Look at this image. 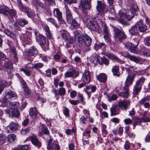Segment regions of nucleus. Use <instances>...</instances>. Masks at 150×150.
<instances>
[{
	"instance_id": "obj_30",
	"label": "nucleus",
	"mask_w": 150,
	"mask_h": 150,
	"mask_svg": "<svg viewBox=\"0 0 150 150\" xmlns=\"http://www.w3.org/2000/svg\"><path fill=\"white\" fill-rule=\"evenodd\" d=\"M9 50L11 54L13 55L14 59L16 61L18 60V57L17 55L16 49L14 47H11L9 48Z\"/></svg>"
},
{
	"instance_id": "obj_55",
	"label": "nucleus",
	"mask_w": 150,
	"mask_h": 150,
	"mask_svg": "<svg viewBox=\"0 0 150 150\" xmlns=\"http://www.w3.org/2000/svg\"><path fill=\"white\" fill-rule=\"evenodd\" d=\"M6 137L2 134H0V145H2L5 143L6 141Z\"/></svg>"
},
{
	"instance_id": "obj_41",
	"label": "nucleus",
	"mask_w": 150,
	"mask_h": 150,
	"mask_svg": "<svg viewBox=\"0 0 150 150\" xmlns=\"http://www.w3.org/2000/svg\"><path fill=\"white\" fill-rule=\"evenodd\" d=\"M38 113V111L36 108L34 107L30 108V114L33 117H35L37 115Z\"/></svg>"
},
{
	"instance_id": "obj_37",
	"label": "nucleus",
	"mask_w": 150,
	"mask_h": 150,
	"mask_svg": "<svg viewBox=\"0 0 150 150\" xmlns=\"http://www.w3.org/2000/svg\"><path fill=\"white\" fill-rule=\"evenodd\" d=\"M38 50L34 46L30 47L28 51V53L30 56L34 55L37 54Z\"/></svg>"
},
{
	"instance_id": "obj_21",
	"label": "nucleus",
	"mask_w": 150,
	"mask_h": 150,
	"mask_svg": "<svg viewBox=\"0 0 150 150\" xmlns=\"http://www.w3.org/2000/svg\"><path fill=\"white\" fill-rule=\"evenodd\" d=\"M87 27L93 31H97L99 28V26L96 22L92 21L87 26Z\"/></svg>"
},
{
	"instance_id": "obj_23",
	"label": "nucleus",
	"mask_w": 150,
	"mask_h": 150,
	"mask_svg": "<svg viewBox=\"0 0 150 150\" xmlns=\"http://www.w3.org/2000/svg\"><path fill=\"white\" fill-rule=\"evenodd\" d=\"M139 31L140 32H144L147 30V27L146 25L142 24V21H139L137 23Z\"/></svg>"
},
{
	"instance_id": "obj_57",
	"label": "nucleus",
	"mask_w": 150,
	"mask_h": 150,
	"mask_svg": "<svg viewBox=\"0 0 150 150\" xmlns=\"http://www.w3.org/2000/svg\"><path fill=\"white\" fill-rule=\"evenodd\" d=\"M47 21L49 22L55 26L57 25L55 20L52 18H49L47 19Z\"/></svg>"
},
{
	"instance_id": "obj_38",
	"label": "nucleus",
	"mask_w": 150,
	"mask_h": 150,
	"mask_svg": "<svg viewBox=\"0 0 150 150\" xmlns=\"http://www.w3.org/2000/svg\"><path fill=\"white\" fill-rule=\"evenodd\" d=\"M112 71L115 76H119L120 74L119 71V68L118 66H115L113 67Z\"/></svg>"
},
{
	"instance_id": "obj_17",
	"label": "nucleus",
	"mask_w": 150,
	"mask_h": 150,
	"mask_svg": "<svg viewBox=\"0 0 150 150\" xmlns=\"http://www.w3.org/2000/svg\"><path fill=\"white\" fill-rule=\"evenodd\" d=\"M54 16L57 17L58 20L62 23H65L63 19L62 16V13L58 8H55L53 11Z\"/></svg>"
},
{
	"instance_id": "obj_11",
	"label": "nucleus",
	"mask_w": 150,
	"mask_h": 150,
	"mask_svg": "<svg viewBox=\"0 0 150 150\" xmlns=\"http://www.w3.org/2000/svg\"><path fill=\"white\" fill-rule=\"evenodd\" d=\"M4 70L8 74L11 73L13 71V65L11 62L8 60L5 61L3 65Z\"/></svg>"
},
{
	"instance_id": "obj_43",
	"label": "nucleus",
	"mask_w": 150,
	"mask_h": 150,
	"mask_svg": "<svg viewBox=\"0 0 150 150\" xmlns=\"http://www.w3.org/2000/svg\"><path fill=\"white\" fill-rule=\"evenodd\" d=\"M4 33L7 35L9 36L10 38L15 40L16 38V37L14 34L10 31L8 29H6L4 30Z\"/></svg>"
},
{
	"instance_id": "obj_19",
	"label": "nucleus",
	"mask_w": 150,
	"mask_h": 150,
	"mask_svg": "<svg viewBox=\"0 0 150 150\" xmlns=\"http://www.w3.org/2000/svg\"><path fill=\"white\" fill-rule=\"evenodd\" d=\"M91 75L89 71L86 70L83 75V81L85 83H88L91 81Z\"/></svg>"
},
{
	"instance_id": "obj_45",
	"label": "nucleus",
	"mask_w": 150,
	"mask_h": 150,
	"mask_svg": "<svg viewBox=\"0 0 150 150\" xmlns=\"http://www.w3.org/2000/svg\"><path fill=\"white\" fill-rule=\"evenodd\" d=\"M25 12L29 17L33 18L35 16V13L34 11L31 10L29 8H28Z\"/></svg>"
},
{
	"instance_id": "obj_22",
	"label": "nucleus",
	"mask_w": 150,
	"mask_h": 150,
	"mask_svg": "<svg viewBox=\"0 0 150 150\" xmlns=\"http://www.w3.org/2000/svg\"><path fill=\"white\" fill-rule=\"evenodd\" d=\"M5 112L8 114L10 117H18L20 115L19 112L17 109L12 110L6 109L5 110Z\"/></svg>"
},
{
	"instance_id": "obj_9",
	"label": "nucleus",
	"mask_w": 150,
	"mask_h": 150,
	"mask_svg": "<svg viewBox=\"0 0 150 150\" xmlns=\"http://www.w3.org/2000/svg\"><path fill=\"white\" fill-rule=\"evenodd\" d=\"M74 38L78 41L77 44L80 46L83 43V35H82L80 31L77 30L74 32Z\"/></svg>"
},
{
	"instance_id": "obj_4",
	"label": "nucleus",
	"mask_w": 150,
	"mask_h": 150,
	"mask_svg": "<svg viewBox=\"0 0 150 150\" xmlns=\"http://www.w3.org/2000/svg\"><path fill=\"white\" fill-rule=\"evenodd\" d=\"M135 74H132L131 75H129L126 80L125 85L123 87L124 91L128 93L129 91V86L132 84V82L135 77Z\"/></svg>"
},
{
	"instance_id": "obj_48",
	"label": "nucleus",
	"mask_w": 150,
	"mask_h": 150,
	"mask_svg": "<svg viewBox=\"0 0 150 150\" xmlns=\"http://www.w3.org/2000/svg\"><path fill=\"white\" fill-rule=\"evenodd\" d=\"M16 138V136L14 134H10L8 136V140L11 143L14 142Z\"/></svg>"
},
{
	"instance_id": "obj_13",
	"label": "nucleus",
	"mask_w": 150,
	"mask_h": 150,
	"mask_svg": "<svg viewBox=\"0 0 150 150\" xmlns=\"http://www.w3.org/2000/svg\"><path fill=\"white\" fill-rule=\"evenodd\" d=\"M18 125L17 124L13 122H11L7 127L6 132L8 133H12L18 129Z\"/></svg>"
},
{
	"instance_id": "obj_52",
	"label": "nucleus",
	"mask_w": 150,
	"mask_h": 150,
	"mask_svg": "<svg viewBox=\"0 0 150 150\" xmlns=\"http://www.w3.org/2000/svg\"><path fill=\"white\" fill-rule=\"evenodd\" d=\"M90 132L91 131L89 130L85 131L83 134V138H90L91 137L90 135Z\"/></svg>"
},
{
	"instance_id": "obj_7",
	"label": "nucleus",
	"mask_w": 150,
	"mask_h": 150,
	"mask_svg": "<svg viewBox=\"0 0 150 150\" xmlns=\"http://www.w3.org/2000/svg\"><path fill=\"white\" fill-rule=\"evenodd\" d=\"M38 38V41L42 48H44L45 50L48 49L49 43L46 38L41 34L39 35Z\"/></svg>"
},
{
	"instance_id": "obj_34",
	"label": "nucleus",
	"mask_w": 150,
	"mask_h": 150,
	"mask_svg": "<svg viewBox=\"0 0 150 150\" xmlns=\"http://www.w3.org/2000/svg\"><path fill=\"white\" fill-rule=\"evenodd\" d=\"M45 31L46 36L47 38L49 39H52L53 37L52 34L51 33L49 28L47 25L45 26Z\"/></svg>"
},
{
	"instance_id": "obj_61",
	"label": "nucleus",
	"mask_w": 150,
	"mask_h": 150,
	"mask_svg": "<svg viewBox=\"0 0 150 150\" xmlns=\"http://www.w3.org/2000/svg\"><path fill=\"white\" fill-rule=\"evenodd\" d=\"M100 57H95L94 58H91L90 60L91 62L93 63L94 64H96L99 62L98 60Z\"/></svg>"
},
{
	"instance_id": "obj_47",
	"label": "nucleus",
	"mask_w": 150,
	"mask_h": 150,
	"mask_svg": "<svg viewBox=\"0 0 150 150\" xmlns=\"http://www.w3.org/2000/svg\"><path fill=\"white\" fill-rule=\"evenodd\" d=\"M32 2L33 4L36 7L38 6L41 8H43L44 6L43 4L41 3L38 0H32Z\"/></svg>"
},
{
	"instance_id": "obj_6",
	"label": "nucleus",
	"mask_w": 150,
	"mask_h": 150,
	"mask_svg": "<svg viewBox=\"0 0 150 150\" xmlns=\"http://www.w3.org/2000/svg\"><path fill=\"white\" fill-rule=\"evenodd\" d=\"M49 139H48L47 144V148L48 150H59L60 147L58 144L57 142L54 141L52 143L53 141L52 137H49Z\"/></svg>"
},
{
	"instance_id": "obj_2",
	"label": "nucleus",
	"mask_w": 150,
	"mask_h": 150,
	"mask_svg": "<svg viewBox=\"0 0 150 150\" xmlns=\"http://www.w3.org/2000/svg\"><path fill=\"white\" fill-rule=\"evenodd\" d=\"M66 18L67 22L71 24L73 28H77L80 26V24L73 18L71 13L68 9L66 10Z\"/></svg>"
},
{
	"instance_id": "obj_5",
	"label": "nucleus",
	"mask_w": 150,
	"mask_h": 150,
	"mask_svg": "<svg viewBox=\"0 0 150 150\" xmlns=\"http://www.w3.org/2000/svg\"><path fill=\"white\" fill-rule=\"evenodd\" d=\"M106 6V5L104 2L101 1H97L96 8L99 15H100L102 16L104 15Z\"/></svg>"
},
{
	"instance_id": "obj_10",
	"label": "nucleus",
	"mask_w": 150,
	"mask_h": 150,
	"mask_svg": "<svg viewBox=\"0 0 150 150\" xmlns=\"http://www.w3.org/2000/svg\"><path fill=\"white\" fill-rule=\"evenodd\" d=\"M103 30L104 38L105 41L108 42H110V36L109 32V29L105 24L103 26Z\"/></svg>"
},
{
	"instance_id": "obj_35",
	"label": "nucleus",
	"mask_w": 150,
	"mask_h": 150,
	"mask_svg": "<svg viewBox=\"0 0 150 150\" xmlns=\"http://www.w3.org/2000/svg\"><path fill=\"white\" fill-rule=\"evenodd\" d=\"M130 9L131 12H133L135 14L137 15V12L138 10V7L137 4L132 2L131 3Z\"/></svg>"
},
{
	"instance_id": "obj_15",
	"label": "nucleus",
	"mask_w": 150,
	"mask_h": 150,
	"mask_svg": "<svg viewBox=\"0 0 150 150\" xmlns=\"http://www.w3.org/2000/svg\"><path fill=\"white\" fill-rule=\"evenodd\" d=\"M41 131L38 133V136L41 137L43 134H45L48 137H50L51 136L47 127L43 125H41Z\"/></svg>"
},
{
	"instance_id": "obj_25",
	"label": "nucleus",
	"mask_w": 150,
	"mask_h": 150,
	"mask_svg": "<svg viewBox=\"0 0 150 150\" xmlns=\"http://www.w3.org/2000/svg\"><path fill=\"white\" fill-rule=\"evenodd\" d=\"M96 77L98 81L102 83L105 82L107 78V75L103 73L99 74L96 76Z\"/></svg>"
},
{
	"instance_id": "obj_64",
	"label": "nucleus",
	"mask_w": 150,
	"mask_h": 150,
	"mask_svg": "<svg viewBox=\"0 0 150 150\" xmlns=\"http://www.w3.org/2000/svg\"><path fill=\"white\" fill-rule=\"evenodd\" d=\"M20 83L21 87L23 89L28 87L26 83L22 79L21 80Z\"/></svg>"
},
{
	"instance_id": "obj_16",
	"label": "nucleus",
	"mask_w": 150,
	"mask_h": 150,
	"mask_svg": "<svg viewBox=\"0 0 150 150\" xmlns=\"http://www.w3.org/2000/svg\"><path fill=\"white\" fill-rule=\"evenodd\" d=\"M130 101L129 100H123L120 101L118 103V106L120 108L127 109L130 105Z\"/></svg>"
},
{
	"instance_id": "obj_24",
	"label": "nucleus",
	"mask_w": 150,
	"mask_h": 150,
	"mask_svg": "<svg viewBox=\"0 0 150 150\" xmlns=\"http://www.w3.org/2000/svg\"><path fill=\"white\" fill-rule=\"evenodd\" d=\"M139 54H143L148 56H150V49H147L145 47L142 46L139 51Z\"/></svg>"
},
{
	"instance_id": "obj_39",
	"label": "nucleus",
	"mask_w": 150,
	"mask_h": 150,
	"mask_svg": "<svg viewBox=\"0 0 150 150\" xmlns=\"http://www.w3.org/2000/svg\"><path fill=\"white\" fill-rule=\"evenodd\" d=\"M134 16V13L133 12H131V11L128 10V11L126 13L125 15V18L128 20L129 21L132 19Z\"/></svg>"
},
{
	"instance_id": "obj_33",
	"label": "nucleus",
	"mask_w": 150,
	"mask_h": 150,
	"mask_svg": "<svg viewBox=\"0 0 150 150\" xmlns=\"http://www.w3.org/2000/svg\"><path fill=\"white\" fill-rule=\"evenodd\" d=\"M107 56L109 58L114 61H116L117 62H120V63H122L123 62L121 60L116 56L115 55L112 54H107Z\"/></svg>"
},
{
	"instance_id": "obj_36",
	"label": "nucleus",
	"mask_w": 150,
	"mask_h": 150,
	"mask_svg": "<svg viewBox=\"0 0 150 150\" xmlns=\"http://www.w3.org/2000/svg\"><path fill=\"white\" fill-rule=\"evenodd\" d=\"M18 6L19 9L22 11H25V12L29 7L23 5L20 0H18Z\"/></svg>"
},
{
	"instance_id": "obj_18",
	"label": "nucleus",
	"mask_w": 150,
	"mask_h": 150,
	"mask_svg": "<svg viewBox=\"0 0 150 150\" xmlns=\"http://www.w3.org/2000/svg\"><path fill=\"white\" fill-rule=\"evenodd\" d=\"M125 47L129 51L132 53L139 54V51L137 50L135 48L132 43L129 42H127L125 43Z\"/></svg>"
},
{
	"instance_id": "obj_62",
	"label": "nucleus",
	"mask_w": 150,
	"mask_h": 150,
	"mask_svg": "<svg viewBox=\"0 0 150 150\" xmlns=\"http://www.w3.org/2000/svg\"><path fill=\"white\" fill-rule=\"evenodd\" d=\"M52 92L54 94V97L56 98L58 100L59 98V95L58 92V91L55 89H54L52 90Z\"/></svg>"
},
{
	"instance_id": "obj_26",
	"label": "nucleus",
	"mask_w": 150,
	"mask_h": 150,
	"mask_svg": "<svg viewBox=\"0 0 150 150\" xmlns=\"http://www.w3.org/2000/svg\"><path fill=\"white\" fill-rule=\"evenodd\" d=\"M110 115L111 116H114L119 114V111L118 107L114 105H112L110 108Z\"/></svg>"
},
{
	"instance_id": "obj_40",
	"label": "nucleus",
	"mask_w": 150,
	"mask_h": 150,
	"mask_svg": "<svg viewBox=\"0 0 150 150\" xmlns=\"http://www.w3.org/2000/svg\"><path fill=\"white\" fill-rule=\"evenodd\" d=\"M7 85L6 81L2 79H0V94L3 91L4 88Z\"/></svg>"
},
{
	"instance_id": "obj_8",
	"label": "nucleus",
	"mask_w": 150,
	"mask_h": 150,
	"mask_svg": "<svg viewBox=\"0 0 150 150\" xmlns=\"http://www.w3.org/2000/svg\"><path fill=\"white\" fill-rule=\"evenodd\" d=\"M79 74V72L74 69L73 67L69 68V71L66 72L64 74V76L65 78L72 77L75 78Z\"/></svg>"
},
{
	"instance_id": "obj_31",
	"label": "nucleus",
	"mask_w": 150,
	"mask_h": 150,
	"mask_svg": "<svg viewBox=\"0 0 150 150\" xmlns=\"http://www.w3.org/2000/svg\"><path fill=\"white\" fill-rule=\"evenodd\" d=\"M126 57L129 60L138 63L141 61V58L139 57H136L134 56H132L129 54L126 55Z\"/></svg>"
},
{
	"instance_id": "obj_53",
	"label": "nucleus",
	"mask_w": 150,
	"mask_h": 150,
	"mask_svg": "<svg viewBox=\"0 0 150 150\" xmlns=\"http://www.w3.org/2000/svg\"><path fill=\"white\" fill-rule=\"evenodd\" d=\"M58 92L59 96H63L66 94V90L63 87H61L59 88Z\"/></svg>"
},
{
	"instance_id": "obj_1",
	"label": "nucleus",
	"mask_w": 150,
	"mask_h": 150,
	"mask_svg": "<svg viewBox=\"0 0 150 150\" xmlns=\"http://www.w3.org/2000/svg\"><path fill=\"white\" fill-rule=\"evenodd\" d=\"M114 38L116 43H120L122 42L123 39H125L126 38V35L122 29H119L115 28H114Z\"/></svg>"
},
{
	"instance_id": "obj_56",
	"label": "nucleus",
	"mask_w": 150,
	"mask_h": 150,
	"mask_svg": "<svg viewBox=\"0 0 150 150\" xmlns=\"http://www.w3.org/2000/svg\"><path fill=\"white\" fill-rule=\"evenodd\" d=\"M60 31L61 33V36L62 38L66 39L67 37V35L68 34L67 32L64 30H62Z\"/></svg>"
},
{
	"instance_id": "obj_12",
	"label": "nucleus",
	"mask_w": 150,
	"mask_h": 150,
	"mask_svg": "<svg viewBox=\"0 0 150 150\" xmlns=\"http://www.w3.org/2000/svg\"><path fill=\"white\" fill-rule=\"evenodd\" d=\"M5 96L4 99L3 100L4 101L7 99H14L16 98L17 97V95L14 92L11 90H7L5 91Z\"/></svg>"
},
{
	"instance_id": "obj_51",
	"label": "nucleus",
	"mask_w": 150,
	"mask_h": 150,
	"mask_svg": "<svg viewBox=\"0 0 150 150\" xmlns=\"http://www.w3.org/2000/svg\"><path fill=\"white\" fill-rule=\"evenodd\" d=\"M23 90L24 91L25 95L27 97H29L30 96L31 90L28 87L24 88Z\"/></svg>"
},
{
	"instance_id": "obj_44",
	"label": "nucleus",
	"mask_w": 150,
	"mask_h": 150,
	"mask_svg": "<svg viewBox=\"0 0 150 150\" xmlns=\"http://www.w3.org/2000/svg\"><path fill=\"white\" fill-rule=\"evenodd\" d=\"M92 21V19L88 18V15L84 16L83 18V21L84 22V23L86 26L91 23Z\"/></svg>"
},
{
	"instance_id": "obj_58",
	"label": "nucleus",
	"mask_w": 150,
	"mask_h": 150,
	"mask_svg": "<svg viewBox=\"0 0 150 150\" xmlns=\"http://www.w3.org/2000/svg\"><path fill=\"white\" fill-rule=\"evenodd\" d=\"M29 148V146L28 145H25L23 146H20L15 150H27Z\"/></svg>"
},
{
	"instance_id": "obj_32",
	"label": "nucleus",
	"mask_w": 150,
	"mask_h": 150,
	"mask_svg": "<svg viewBox=\"0 0 150 150\" xmlns=\"http://www.w3.org/2000/svg\"><path fill=\"white\" fill-rule=\"evenodd\" d=\"M22 40L23 43L26 44H30L32 42L31 39L27 34L23 35Z\"/></svg>"
},
{
	"instance_id": "obj_27",
	"label": "nucleus",
	"mask_w": 150,
	"mask_h": 150,
	"mask_svg": "<svg viewBox=\"0 0 150 150\" xmlns=\"http://www.w3.org/2000/svg\"><path fill=\"white\" fill-rule=\"evenodd\" d=\"M19 103L18 102H9L8 103V106L10 108L11 110L17 109L19 106Z\"/></svg>"
},
{
	"instance_id": "obj_46",
	"label": "nucleus",
	"mask_w": 150,
	"mask_h": 150,
	"mask_svg": "<svg viewBox=\"0 0 150 150\" xmlns=\"http://www.w3.org/2000/svg\"><path fill=\"white\" fill-rule=\"evenodd\" d=\"M102 47H105V44L102 42H97L94 45V48L96 50L101 48Z\"/></svg>"
},
{
	"instance_id": "obj_20",
	"label": "nucleus",
	"mask_w": 150,
	"mask_h": 150,
	"mask_svg": "<svg viewBox=\"0 0 150 150\" xmlns=\"http://www.w3.org/2000/svg\"><path fill=\"white\" fill-rule=\"evenodd\" d=\"M29 138L32 143L39 148L41 146L42 144L39 141L36 136L32 135L29 137Z\"/></svg>"
},
{
	"instance_id": "obj_50",
	"label": "nucleus",
	"mask_w": 150,
	"mask_h": 150,
	"mask_svg": "<svg viewBox=\"0 0 150 150\" xmlns=\"http://www.w3.org/2000/svg\"><path fill=\"white\" fill-rule=\"evenodd\" d=\"M28 24V21L24 19H21L18 22V25L22 27H23L25 25Z\"/></svg>"
},
{
	"instance_id": "obj_59",
	"label": "nucleus",
	"mask_w": 150,
	"mask_h": 150,
	"mask_svg": "<svg viewBox=\"0 0 150 150\" xmlns=\"http://www.w3.org/2000/svg\"><path fill=\"white\" fill-rule=\"evenodd\" d=\"M139 40L136 38L133 39V41L132 43L134 46L137 49V47L139 44Z\"/></svg>"
},
{
	"instance_id": "obj_60",
	"label": "nucleus",
	"mask_w": 150,
	"mask_h": 150,
	"mask_svg": "<svg viewBox=\"0 0 150 150\" xmlns=\"http://www.w3.org/2000/svg\"><path fill=\"white\" fill-rule=\"evenodd\" d=\"M118 95L123 98H127L129 96V93L128 92L124 91L123 92H120Z\"/></svg>"
},
{
	"instance_id": "obj_54",
	"label": "nucleus",
	"mask_w": 150,
	"mask_h": 150,
	"mask_svg": "<svg viewBox=\"0 0 150 150\" xmlns=\"http://www.w3.org/2000/svg\"><path fill=\"white\" fill-rule=\"evenodd\" d=\"M150 99V96H147L142 98L140 100V103L141 105L143 104L144 103L146 102L147 101H149Z\"/></svg>"
},
{
	"instance_id": "obj_14",
	"label": "nucleus",
	"mask_w": 150,
	"mask_h": 150,
	"mask_svg": "<svg viewBox=\"0 0 150 150\" xmlns=\"http://www.w3.org/2000/svg\"><path fill=\"white\" fill-rule=\"evenodd\" d=\"M91 0H81V4L83 9V11L86 13L87 9L90 8L91 6Z\"/></svg>"
},
{
	"instance_id": "obj_3",
	"label": "nucleus",
	"mask_w": 150,
	"mask_h": 150,
	"mask_svg": "<svg viewBox=\"0 0 150 150\" xmlns=\"http://www.w3.org/2000/svg\"><path fill=\"white\" fill-rule=\"evenodd\" d=\"M145 80V78L142 77L137 81L136 83L133 87L132 93L133 95L135 96L138 94L141 90L142 85L143 84Z\"/></svg>"
},
{
	"instance_id": "obj_42",
	"label": "nucleus",
	"mask_w": 150,
	"mask_h": 150,
	"mask_svg": "<svg viewBox=\"0 0 150 150\" xmlns=\"http://www.w3.org/2000/svg\"><path fill=\"white\" fill-rule=\"evenodd\" d=\"M129 32L132 34H135L138 33L139 32V29L138 26L137 25V24L133 26L129 30Z\"/></svg>"
},
{
	"instance_id": "obj_29",
	"label": "nucleus",
	"mask_w": 150,
	"mask_h": 150,
	"mask_svg": "<svg viewBox=\"0 0 150 150\" xmlns=\"http://www.w3.org/2000/svg\"><path fill=\"white\" fill-rule=\"evenodd\" d=\"M9 8L7 6H0V13L7 16L9 14Z\"/></svg>"
},
{
	"instance_id": "obj_49",
	"label": "nucleus",
	"mask_w": 150,
	"mask_h": 150,
	"mask_svg": "<svg viewBox=\"0 0 150 150\" xmlns=\"http://www.w3.org/2000/svg\"><path fill=\"white\" fill-rule=\"evenodd\" d=\"M150 36L146 37L144 39V43L145 45L147 47H150Z\"/></svg>"
},
{
	"instance_id": "obj_28",
	"label": "nucleus",
	"mask_w": 150,
	"mask_h": 150,
	"mask_svg": "<svg viewBox=\"0 0 150 150\" xmlns=\"http://www.w3.org/2000/svg\"><path fill=\"white\" fill-rule=\"evenodd\" d=\"M83 40L84 44L86 46L88 47L90 46L92 41L91 39L86 34H84L83 38Z\"/></svg>"
},
{
	"instance_id": "obj_63",
	"label": "nucleus",
	"mask_w": 150,
	"mask_h": 150,
	"mask_svg": "<svg viewBox=\"0 0 150 150\" xmlns=\"http://www.w3.org/2000/svg\"><path fill=\"white\" fill-rule=\"evenodd\" d=\"M9 14L11 16H15L17 14L16 11L14 9H11L9 11Z\"/></svg>"
}]
</instances>
